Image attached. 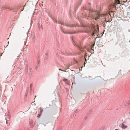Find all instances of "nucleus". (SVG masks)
Wrapping results in <instances>:
<instances>
[{
	"instance_id": "nucleus-1",
	"label": "nucleus",
	"mask_w": 130,
	"mask_h": 130,
	"mask_svg": "<svg viewBox=\"0 0 130 130\" xmlns=\"http://www.w3.org/2000/svg\"><path fill=\"white\" fill-rule=\"evenodd\" d=\"M119 126L123 129H125L127 127V126L125 125L124 123H123L122 124L120 125Z\"/></svg>"
},
{
	"instance_id": "nucleus-2",
	"label": "nucleus",
	"mask_w": 130,
	"mask_h": 130,
	"mask_svg": "<svg viewBox=\"0 0 130 130\" xmlns=\"http://www.w3.org/2000/svg\"><path fill=\"white\" fill-rule=\"evenodd\" d=\"M98 30L96 29H94L93 33L92 35L95 36V35H97L98 34Z\"/></svg>"
},
{
	"instance_id": "nucleus-3",
	"label": "nucleus",
	"mask_w": 130,
	"mask_h": 130,
	"mask_svg": "<svg viewBox=\"0 0 130 130\" xmlns=\"http://www.w3.org/2000/svg\"><path fill=\"white\" fill-rule=\"evenodd\" d=\"M97 44L98 46L99 47H102L103 46V45L101 44V43L100 42H98L97 43Z\"/></svg>"
},
{
	"instance_id": "nucleus-4",
	"label": "nucleus",
	"mask_w": 130,
	"mask_h": 130,
	"mask_svg": "<svg viewBox=\"0 0 130 130\" xmlns=\"http://www.w3.org/2000/svg\"><path fill=\"white\" fill-rule=\"evenodd\" d=\"M4 8L8 9H9V10H13V9L12 8H11L10 7H4Z\"/></svg>"
},
{
	"instance_id": "nucleus-5",
	"label": "nucleus",
	"mask_w": 130,
	"mask_h": 130,
	"mask_svg": "<svg viewBox=\"0 0 130 130\" xmlns=\"http://www.w3.org/2000/svg\"><path fill=\"white\" fill-rule=\"evenodd\" d=\"M115 2H116L115 3H117V4H116L117 5V4H120V3L119 0H116L115 1Z\"/></svg>"
},
{
	"instance_id": "nucleus-6",
	"label": "nucleus",
	"mask_w": 130,
	"mask_h": 130,
	"mask_svg": "<svg viewBox=\"0 0 130 130\" xmlns=\"http://www.w3.org/2000/svg\"><path fill=\"white\" fill-rule=\"evenodd\" d=\"M39 109L40 110V113H42L43 111V109L41 108H39Z\"/></svg>"
},
{
	"instance_id": "nucleus-7",
	"label": "nucleus",
	"mask_w": 130,
	"mask_h": 130,
	"mask_svg": "<svg viewBox=\"0 0 130 130\" xmlns=\"http://www.w3.org/2000/svg\"><path fill=\"white\" fill-rule=\"evenodd\" d=\"M42 115V113H39L38 114L37 116V117L38 118H39L41 115Z\"/></svg>"
},
{
	"instance_id": "nucleus-8",
	"label": "nucleus",
	"mask_w": 130,
	"mask_h": 130,
	"mask_svg": "<svg viewBox=\"0 0 130 130\" xmlns=\"http://www.w3.org/2000/svg\"><path fill=\"white\" fill-rule=\"evenodd\" d=\"M48 123V122L47 121H46L45 123H43V124L44 125V126H45Z\"/></svg>"
},
{
	"instance_id": "nucleus-9",
	"label": "nucleus",
	"mask_w": 130,
	"mask_h": 130,
	"mask_svg": "<svg viewBox=\"0 0 130 130\" xmlns=\"http://www.w3.org/2000/svg\"><path fill=\"white\" fill-rule=\"evenodd\" d=\"M116 4H117V3H115V4L113 5V7H115V8H116V5H117Z\"/></svg>"
},
{
	"instance_id": "nucleus-10",
	"label": "nucleus",
	"mask_w": 130,
	"mask_h": 130,
	"mask_svg": "<svg viewBox=\"0 0 130 130\" xmlns=\"http://www.w3.org/2000/svg\"><path fill=\"white\" fill-rule=\"evenodd\" d=\"M63 81H64V82H66L67 80V79H63Z\"/></svg>"
},
{
	"instance_id": "nucleus-11",
	"label": "nucleus",
	"mask_w": 130,
	"mask_h": 130,
	"mask_svg": "<svg viewBox=\"0 0 130 130\" xmlns=\"http://www.w3.org/2000/svg\"><path fill=\"white\" fill-rule=\"evenodd\" d=\"M100 15L101 17H104V16H105V14H103V15L102 14H100Z\"/></svg>"
},
{
	"instance_id": "nucleus-12",
	"label": "nucleus",
	"mask_w": 130,
	"mask_h": 130,
	"mask_svg": "<svg viewBox=\"0 0 130 130\" xmlns=\"http://www.w3.org/2000/svg\"><path fill=\"white\" fill-rule=\"evenodd\" d=\"M59 23L60 24H61L62 25H64V23H61V22H59Z\"/></svg>"
},
{
	"instance_id": "nucleus-13",
	"label": "nucleus",
	"mask_w": 130,
	"mask_h": 130,
	"mask_svg": "<svg viewBox=\"0 0 130 130\" xmlns=\"http://www.w3.org/2000/svg\"><path fill=\"white\" fill-rule=\"evenodd\" d=\"M62 32H63V33H66V32L65 31H64V30H62Z\"/></svg>"
},
{
	"instance_id": "nucleus-14",
	"label": "nucleus",
	"mask_w": 130,
	"mask_h": 130,
	"mask_svg": "<svg viewBox=\"0 0 130 130\" xmlns=\"http://www.w3.org/2000/svg\"><path fill=\"white\" fill-rule=\"evenodd\" d=\"M54 23H57V21H56L55 20H54Z\"/></svg>"
},
{
	"instance_id": "nucleus-15",
	"label": "nucleus",
	"mask_w": 130,
	"mask_h": 130,
	"mask_svg": "<svg viewBox=\"0 0 130 130\" xmlns=\"http://www.w3.org/2000/svg\"><path fill=\"white\" fill-rule=\"evenodd\" d=\"M100 77H96V80H98V79L99 78H100Z\"/></svg>"
},
{
	"instance_id": "nucleus-16",
	"label": "nucleus",
	"mask_w": 130,
	"mask_h": 130,
	"mask_svg": "<svg viewBox=\"0 0 130 130\" xmlns=\"http://www.w3.org/2000/svg\"><path fill=\"white\" fill-rule=\"evenodd\" d=\"M80 51H82V52H83V50H80Z\"/></svg>"
},
{
	"instance_id": "nucleus-17",
	"label": "nucleus",
	"mask_w": 130,
	"mask_h": 130,
	"mask_svg": "<svg viewBox=\"0 0 130 130\" xmlns=\"http://www.w3.org/2000/svg\"><path fill=\"white\" fill-rule=\"evenodd\" d=\"M111 12H113V11H112V10L111 11Z\"/></svg>"
},
{
	"instance_id": "nucleus-18",
	"label": "nucleus",
	"mask_w": 130,
	"mask_h": 130,
	"mask_svg": "<svg viewBox=\"0 0 130 130\" xmlns=\"http://www.w3.org/2000/svg\"><path fill=\"white\" fill-rule=\"evenodd\" d=\"M59 70H61V69H59Z\"/></svg>"
},
{
	"instance_id": "nucleus-19",
	"label": "nucleus",
	"mask_w": 130,
	"mask_h": 130,
	"mask_svg": "<svg viewBox=\"0 0 130 130\" xmlns=\"http://www.w3.org/2000/svg\"><path fill=\"white\" fill-rule=\"evenodd\" d=\"M115 130H118V129H116Z\"/></svg>"
},
{
	"instance_id": "nucleus-20",
	"label": "nucleus",
	"mask_w": 130,
	"mask_h": 130,
	"mask_svg": "<svg viewBox=\"0 0 130 130\" xmlns=\"http://www.w3.org/2000/svg\"><path fill=\"white\" fill-rule=\"evenodd\" d=\"M79 48L80 49V47H79Z\"/></svg>"
},
{
	"instance_id": "nucleus-21",
	"label": "nucleus",
	"mask_w": 130,
	"mask_h": 130,
	"mask_svg": "<svg viewBox=\"0 0 130 130\" xmlns=\"http://www.w3.org/2000/svg\"><path fill=\"white\" fill-rule=\"evenodd\" d=\"M23 9H22V11L23 10Z\"/></svg>"
}]
</instances>
